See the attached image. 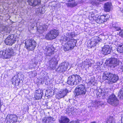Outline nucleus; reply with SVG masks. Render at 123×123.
Listing matches in <instances>:
<instances>
[{"label": "nucleus", "instance_id": "obj_37", "mask_svg": "<svg viewBox=\"0 0 123 123\" xmlns=\"http://www.w3.org/2000/svg\"><path fill=\"white\" fill-rule=\"evenodd\" d=\"M17 75L19 76V77H18L19 78V79L20 80H22V79H24V75H23L21 74H19L18 75Z\"/></svg>", "mask_w": 123, "mask_h": 123}, {"label": "nucleus", "instance_id": "obj_45", "mask_svg": "<svg viewBox=\"0 0 123 123\" xmlns=\"http://www.w3.org/2000/svg\"><path fill=\"white\" fill-rule=\"evenodd\" d=\"M97 0L98 1H101V2L103 1L104 0Z\"/></svg>", "mask_w": 123, "mask_h": 123}, {"label": "nucleus", "instance_id": "obj_43", "mask_svg": "<svg viewBox=\"0 0 123 123\" xmlns=\"http://www.w3.org/2000/svg\"><path fill=\"white\" fill-rule=\"evenodd\" d=\"M121 122L122 123H123V114L121 117Z\"/></svg>", "mask_w": 123, "mask_h": 123}, {"label": "nucleus", "instance_id": "obj_48", "mask_svg": "<svg viewBox=\"0 0 123 123\" xmlns=\"http://www.w3.org/2000/svg\"><path fill=\"white\" fill-rule=\"evenodd\" d=\"M98 93H97V95H98Z\"/></svg>", "mask_w": 123, "mask_h": 123}, {"label": "nucleus", "instance_id": "obj_34", "mask_svg": "<svg viewBox=\"0 0 123 123\" xmlns=\"http://www.w3.org/2000/svg\"><path fill=\"white\" fill-rule=\"evenodd\" d=\"M117 51L119 53H123V44L119 45Z\"/></svg>", "mask_w": 123, "mask_h": 123}, {"label": "nucleus", "instance_id": "obj_18", "mask_svg": "<svg viewBox=\"0 0 123 123\" xmlns=\"http://www.w3.org/2000/svg\"><path fill=\"white\" fill-rule=\"evenodd\" d=\"M58 64V61L55 58H52L49 62V65L50 68L52 69H55L56 65Z\"/></svg>", "mask_w": 123, "mask_h": 123}, {"label": "nucleus", "instance_id": "obj_10", "mask_svg": "<svg viewBox=\"0 0 123 123\" xmlns=\"http://www.w3.org/2000/svg\"><path fill=\"white\" fill-rule=\"evenodd\" d=\"M101 41V39L98 37H93L88 42V45L91 47H94L96 44Z\"/></svg>", "mask_w": 123, "mask_h": 123}, {"label": "nucleus", "instance_id": "obj_40", "mask_svg": "<svg viewBox=\"0 0 123 123\" xmlns=\"http://www.w3.org/2000/svg\"><path fill=\"white\" fill-rule=\"evenodd\" d=\"M42 121L43 123H48L47 122V118H44L42 119Z\"/></svg>", "mask_w": 123, "mask_h": 123}, {"label": "nucleus", "instance_id": "obj_20", "mask_svg": "<svg viewBox=\"0 0 123 123\" xmlns=\"http://www.w3.org/2000/svg\"><path fill=\"white\" fill-rule=\"evenodd\" d=\"M109 92L107 90H101L100 94H99L98 96L101 98H105L108 96Z\"/></svg>", "mask_w": 123, "mask_h": 123}, {"label": "nucleus", "instance_id": "obj_35", "mask_svg": "<svg viewBox=\"0 0 123 123\" xmlns=\"http://www.w3.org/2000/svg\"><path fill=\"white\" fill-rule=\"evenodd\" d=\"M95 107H98L99 106H101L103 104V102L99 101H96L94 103Z\"/></svg>", "mask_w": 123, "mask_h": 123}, {"label": "nucleus", "instance_id": "obj_44", "mask_svg": "<svg viewBox=\"0 0 123 123\" xmlns=\"http://www.w3.org/2000/svg\"><path fill=\"white\" fill-rule=\"evenodd\" d=\"M121 69L122 71L123 72V65L121 67Z\"/></svg>", "mask_w": 123, "mask_h": 123}, {"label": "nucleus", "instance_id": "obj_29", "mask_svg": "<svg viewBox=\"0 0 123 123\" xmlns=\"http://www.w3.org/2000/svg\"><path fill=\"white\" fill-rule=\"evenodd\" d=\"M111 6V3H107L104 4V8L105 11L106 12L110 11V10Z\"/></svg>", "mask_w": 123, "mask_h": 123}, {"label": "nucleus", "instance_id": "obj_14", "mask_svg": "<svg viewBox=\"0 0 123 123\" xmlns=\"http://www.w3.org/2000/svg\"><path fill=\"white\" fill-rule=\"evenodd\" d=\"M10 31V28L8 26H5L2 25L0 26V32L2 34L6 33H9Z\"/></svg>", "mask_w": 123, "mask_h": 123}, {"label": "nucleus", "instance_id": "obj_25", "mask_svg": "<svg viewBox=\"0 0 123 123\" xmlns=\"http://www.w3.org/2000/svg\"><path fill=\"white\" fill-rule=\"evenodd\" d=\"M18 77H19V76L16 75L11 80L12 83L13 85H18L19 84L20 80Z\"/></svg>", "mask_w": 123, "mask_h": 123}, {"label": "nucleus", "instance_id": "obj_24", "mask_svg": "<svg viewBox=\"0 0 123 123\" xmlns=\"http://www.w3.org/2000/svg\"><path fill=\"white\" fill-rule=\"evenodd\" d=\"M60 123H69V119L66 117L61 116L58 119Z\"/></svg>", "mask_w": 123, "mask_h": 123}, {"label": "nucleus", "instance_id": "obj_32", "mask_svg": "<svg viewBox=\"0 0 123 123\" xmlns=\"http://www.w3.org/2000/svg\"><path fill=\"white\" fill-rule=\"evenodd\" d=\"M67 1H72V3H68L67 4V6L68 7H72L75 6L77 5V3L76 2L74 1L75 0H66Z\"/></svg>", "mask_w": 123, "mask_h": 123}, {"label": "nucleus", "instance_id": "obj_22", "mask_svg": "<svg viewBox=\"0 0 123 123\" xmlns=\"http://www.w3.org/2000/svg\"><path fill=\"white\" fill-rule=\"evenodd\" d=\"M48 28L47 25H43V26H40L37 27V31L40 34L43 33L44 31H46Z\"/></svg>", "mask_w": 123, "mask_h": 123}, {"label": "nucleus", "instance_id": "obj_19", "mask_svg": "<svg viewBox=\"0 0 123 123\" xmlns=\"http://www.w3.org/2000/svg\"><path fill=\"white\" fill-rule=\"evenodd\" d=\"M106 16L101 15L98 16L95 21L98 24H100L107 21V19L106 18Z\"/></svg>", "mask_w": 123, "mask_h": 123}, {"label": "nucleus", "instance_id": "obj_11", "mask_svg": "<svg viewBox=\"0 0 123 123\" xmlns=\"http://www.w3.org/2000/svg\"><path fill=\"white\" fill-rule=\"evenodd\" d=\"M68 92V91L67 89L61 90L56 95V97L59 99L64 98Z\"/></svg>", "mask_w": 123, "mask_h": 123}, {"label": "nucleus", "instance_id": "obj_3", "mask_svg": "<svg viewBox=\"0 0 123 123\" xmlns=\"http://www.w3.org/2000/svg\"><path fill=\"white\" fill-rule=\"evenodd\" d=\"M25 47L29 51L34 50L37 46V43L33 39L27 40L25 42Z\"/></svg>", "mask_w": 123, "mask_h": 123}, {"label": "nucleus", "instance_id": "obj_16", "mask_svg": "<svg viewBox=\"0 0 123 123\" xmlns=\"http://www.w3.org/2000/svg\"><path fill=\"white\" fill-rule=\"evenodd\" d=\"M43 91L40 89L36 90L34 93V98L36 100L41 99L42 96Z\"/></svg>", "mask_w": 123, "mask_h": 123}, {"label": "nucleus", "instance_id": "obj_47", "mask_svg": "<svg viewBox=\"0 0 123 123\" xmlns=\"http://www.w3.org/2000/svg\"><path fill=\"white\" fill-rule=\"evenodd\" d=\"M91 123H95V122H92Z\"/></svg>", "mask_w": 123, "mask_h": 123}, {"label": "nucleus", "instance_id": "obj_9", "mask_svg": "<svg viewBox=\"0 0 123 123\" xmlns=\"http://www.w3.org/2000/svg\"><path fill=\"white\" fill-rule=\"evenodd\" d=\"M18 117L15 115L9 114L6 117L7 121L10 123H16L17 122Z\"/></svg>", "mask_w": 123, "mask_h": 123}, {"label": "nucleus", "instance_id": "obj_36", "mask_svg": "<svg viewBox=\"0 0 123 123\" xmlns=\"http://www.w3.org/2000/svg\"><path fill=\"white\" fill-rule=\"evenodd\" d=\"M47 122L48 123H49V122H51L52 121H54V118L51 117H48L47 118Z\"/></svg>", "mask_w": 123, "mask_h": 123}, {"label": "nucleus", "instance_id": "obj_12", "mask_svg": "<svg viewBox=\"0 0 123 123\" xmlns=\"http://www.w3.org/2000/svg\"><path fill=\"white\" fill-rule=\"evenodd\" d=\"M110 78L108 83L110 84H113L117 81L119 79L118 76L111 73L110 75Z\"/></svg>", "mask_w": 123, "mask_h": 123}, {"label": "nucleus", "instance_id": "obj_23", "mask_svg": "<svg viewBox=\"0 0 123 123\" xmlns=\"http://www.w3.org/2000/svg\"><path fill=\"white\" fill-rule=\"evenodd\" d=\"M28 2L30 5L35 6L40 4V0H28Z\"/></svg>", "mask_w": 123, "mask_h": 123}, {"label": "nucleus", "instance_id": "obj_7", "mask_svg": "<svg viewBox=\"0 0 123 123\" xmlns=\"http://www.w3.org/2000/svg\"><path fill=\"white\" fill-rule=\"evenodd\" d=\"M86 92V88L84 85L81 84L76 87L75 92L77 95H85Z\"/></svg>", "mask_w": 123, "mask_h": 123}, {"label": "nucleus", "instance_id": "obj_15", "mask_svg": "<svg viewBox=\"0 0 123 123\" xmlns=\"http://www.w3.org/2000/svg\"><path fill=\"white\" fill-rule=\"evenodd\" d=\"M111 46L107 45H105L102 48V53L105 55L110 54L111 52Z\"/></svg>", "mask_w": 123, "mask_h": 123}, {"label": "nucleus", "instance_id": "obj_26", "mask_svg": "<svg viewBox=\"0 0 123 123\" xmlns=\"http://www.w3.org/2000/svg\"><path fill=\"white\" fill-rule=\"evenodd\" d=\"M98 15H96L95 16V15L93 12H91L89 13V19L91 21H96L97 17H98Z\"/></svg>", "mask_w": 123, "mask_h": 123}, {"label": "nucleus", "instance_id": "obj_41", "mask_svg": "<svg viewBox=\"0 0 123 123\" xmlns=\"http://www.w3.org/2000/svg\"><path fill=\"white\" fill-rule=\"evenodd\" d=\"M54 94V92H49V96H52Z\"/></svg>", "mask_w": 123, "mask_h": 123}, {"label": "nucleus", "instance_id": "obj_28", "mask_svg": "<svg viewBox=\"0 0 123 123\" xmlns=\"http://www.w3.org/2000/svg\"><path fill=\"white\" fill-rule=\"evenodd\" d=\"M106 123H115L114 118L111 116L108 117L106 121Z\"/></svg>", "mask_w": 123, "mask_h": 123}, {"label": "nucleus", "instance_id": "obj_33", "mask_svg": "<svg viewBox=\"0 0 123 123\" xmlns=\"http://www.w3.org/2000/svg\"><path fill=\"white\" fill-rule=\"evenodd\" d=\"M116 58H112L111 60H108L107 61V63L109 64H112V65L114 66V67H115V61H116Z\"/></svg>", "mask_w": 123, "mask_h": 123}, {"label": "nucleus", "instance_id": "obj_38", "mask_svg": "<svg viewBox=\"0 0 123 123\" xmlns=\"http://www.w3.org/2000/svg\"><path fill=\"white\" fill-rule=\"evenodd\" d=\"M115 67L116 66H117V65H118L119 62V60L116 59V61H115Z\"/></svg>", "mask_w": 123, "mask_h": 123}, {"label": "nucleus", "instance_id": "obj_4", "mask_svg": "<svg viewBox=\"0 0 123 123\" xmlns=\"http://www.w3.org/2000/svg\"><path fill=\"white\" fill-rule=\"evenodd\" d=\"M107 102L110 104L114 106H116L119 103V101L115 95L112 94L108 96L107 99Z\"/></svg>", "mask_w": 123, "mask_h": 123}, {"label": "nucleus", "instance_id": "obj_46", "mask_svg": "<svg viewBox=\"0 0 123 123\" xmlns=\"http://www.w3.org/2000/svg\"><path fill=\"white\" fill-rule=\"evenodd\" d=\"M120 10L122 12H123V8L121 9Z\"/></svg>", "mask_w": 123, "mask_h": 123}, {"label": "nucleus", "instance_id": "obj_39", "mask_svg": "<svg viewBox=\"0 0 123 123\" xmlns=\"http://www.w3.org/2000/svg\"><path fill=\"white\" fill-rule=\"evenodd\" d=\"M119 35L123 37V30H121L119 33Z\"/></svg>", "mask_w": 123, "mask_h": 123}, {"label": "nucleus", "instance_id": "obj_2", "mask_svg": "<svg viewBox=\"0 0 123 123\" xmlns=\"http://www.w3.org/2000/svg\"><path fill=\"white\" fill-rule=\"evenodd\" d=\"M81 80V78L79 75H73L68 77L67 83L70 86L76 85L78 84Z\"/></svg>", "mask_w": 123, "mask_h": 123}, {"label": "nucleus", "instance_id": "obj_8", "mask_svg": "<svg viewBox=\"0 0 123 123\" xmlns=\"http://www.w3.org/2000/svg\"><path fill=\"white\" fill-rule=\"evenodd\" d=\"M68 65L69 63L68 62L62 63L59 65L58 68L56 69V70L60 73L65 71L67 69Z\"/></svg>", "mask_w": 123, "mask_h": 123}, {"label": "nucleus", "instance_id": "obj_21", "mask_svg": "<svg viewBox=\"0 0 123 123\" xmlns=\"http://www.w3.org/2000/svg\"><path fill=\"white\" fill-rule=\"evenodd\" d=\"M7 58L11 57L14 55V52L13 49L11 48L6 49Z\"/></svg>", "mask_w": 123, "mask_h": 123}, {"label": "nucleus", "instance_id": "obj_31", "mask_svg": "<svg viewBox=\"0 0 123 123\" xmlns=\"http://www.w3.org/2000/svg\"><path fill=\"white\" fill-rule=\"evenodd\" d=\"M66 113L67 114L70 115L71 114L73 115L74 111V108L73 107L69 108L66 109Z\"/></svg>", "mask_w": 123, "mask_h": 123}, {"label": "nucleus", "instance_id": "obj_42", "mask_svg": "<svg viewBox=\"0 0 123 123\" xmlns=\"http://www.w3.org/2000/svg\"><path fill=\"white\" fill-rule=\"evenodd\" d=\"M78 121L77 120H75V121H71L69 123H69H78Z\"/></svg>", "mask_w": 123, "mask_h": 123}, {"label": "nucleus", "instance_id": "obj_13", "mask_svg": "<svg viewBox=\"0 0 123 123\" xmlns=\"http://www.w3.org/2000/svg\"><path fill=\"white\" fill-rule=\"evenodd\" d=\"M55 48L53 46H51L49 47H47L45 50L46 53V55L50 56L53 55L55 52Z\"/></svg>", "mask_w": 123, "mask_h": 123}, {"label": "nucleus", "instance_id": "obj_1", "mask_svg": "<svg viewBox=\"0 0 123 123\" xmlns=\"http://www.w3.org/2000/svg\"><path fill=\"white\" fill-rule=\"evenodd\" d=\"M74 36L73 32H67L62 37L61 41L62 40L63 42L67 41V43H65L63 45L64 51H66L72 49L75 46L77 41L72 39Z\"/></svg>", "mask_w": 123, "mask_h": 123}, {"label": "nucleus", "instance_id": "obj_5", "mask_svg": "<svg viewBox=\"0 0 123 123\" xmlns=\"http://www.w3.org/2000/svg\"><path fill=\"white\" fill-rule=\"evenodd\" d=\"M59 35L58 30L53 29L51 30L47 34L45 37L46 39L48 40H51L55 38Z\"/></svg>", "mask_w": 123, "mask_h": 123}, {"label": "nucleus", "instance_id": "obj_17", "mask_svg": "<svg viewBox=\"0 0 123 123\" xmlns=\"http://www.w3.org/2000/svg\"><path fill=\"white\" fill-rule=\"evenodd\" d=\"M110 28L112 29L115 31H117L121 29L120 23L119 22L111 24Z\"/></svg>", "mask_w": 123, "mask_h": 123}, {"label": "nucleus", "instance_id": "obj_27", "mask_svg": "<svg viewBox=\"0 0 123 123\" xmlns=\"http://www.w3.org/2000/svg\"><path fill=\"white\" fill-rule=\"evenodd\" d=\"M111 73L107 72H105L104 73L102 77L103 79L104 80H109L110 77V75Z\"/></svg>", "mask_w": 123, "mask_h": 123}, {"label": "nucleus", "instance_id": "obj_30", "mask_svg": "<svg viewBox=\"0 0 123 123\" xmlns=\"http://www.w3.org/2000/svg\"><path fill=\"white\" fill-rule=\"evenodd\" d=\"M0 57L4 59H7L5 49L0 51Z\"/></svg>", "mask_w": 123, "mask_h": 123}, {"label": "nucleus", "instance_id": "obj_6", "mask_svg": "<svg viewBox=\"0 0 123 123\" xmlns=\"http://www.w3.org/2000/svg\"><path fill=\"white\" fill-rule=\"evenodd\" d=\"M19 40L18 37L16 36L15 37L13 34H11L9 35L5 39V42L6 45H12L16 41Z\"/></svg>", "mask_w": 123, "mask_h": 123}]
</instances>
